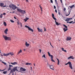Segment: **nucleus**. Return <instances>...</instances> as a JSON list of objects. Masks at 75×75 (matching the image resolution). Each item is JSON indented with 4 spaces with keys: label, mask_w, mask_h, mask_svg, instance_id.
Listing matches in <instances>:
<instances>
[{
    "label": "nucleus",
    "mask_w": 75,
    "mask_h": 75,
    "mask_svg": "<svg viewBox=\"0 0 75 75\" xmlns=\"http://www.w3.org/2000/svg\"><path fill=\"white\" fill-rule=\"evenodd\" d=\"M17 67H15L14 68L12 69V70L13 72H15L16 71H18V70L17 69Z\"/></svg>",
    "instance_id": "0eeeda50"
},
{
    "label": "nucleus",
    "mask_w": 75,
    "mask_h": 75,
    "mask_svg": "<svg viewBox=\"0 0 75 75\" xmlns=\"http://www.w3.org/2000/svg\"><path fill=\"white\" fill-rule=\"evenodd\" d=\"M10 21L11 23H14V21L13 20H10Z\"/></svg>",
    "instance_id": "473e14b6"
},
{
    "label": "nucleus",
    "mask_w": 75,
    "mask_h": 75,
    "mask_svg": "<svg viewBox=\"0 0 75 75\" xmlns=\"http://www.w3.org/2000/svg\"><path fill=\"white\" fill-rule=\"evenodd\" d=\"M48 65L50 69H52V70H54V69H53L54 68V66L52 65H51L50 64H49Z\"/></svg>",
    "instance_id": "39448f33"
},
{
    "label": "nucleus",
    "mask_w": 75,
    "mask_h": 75,
    "mask_svg": "<svg viewBox=\"0 0 75 75\" xmlns=\"http://www.w3.org/2000/svg\"><path fill=\"white\" fill-rule=\"evenodd\" d=\"M26 65H28V63H27L25 64Z\"/></svg>",
    "instance_id": "79ce46f5"
},
{
    "label": "nucleus",
    "mask_w": 75,
    "mask_h": 75,
    "mask_svg": "<svg viewBox=\"0 0 75 75\" xmlns=\"http://www.w3.org/2000/svg\"><path fill=\"white\" fill-rule=\"evenodd\" d=\"M68 64H69V67H70L71 69H72V64L71 62H68L67 63L65 64V65H67Z\"/></svg>",
    "instance_id": "f03ea898"
},
{
    "label": "nucleus",
    "mask_w": 75,
    "mask_h": 75,
    "mask_svg": "<svg viewBox=\"0 0 75 75\" xmlns=\"http://www.w3.org/2000/svg\"><path fill=\"white\" fill-rule=\"evenodd\" d=\"M2 62L3 63V64H4L5 65H6V63L3 62V61Z\"/></svg>",
    "instance_id": "f704fd0d"
},
{
    "label": "nucleus",
    "mask_w": 75,
    "mask_h": 75,
    "mask_svg": "<svg viewBox=\"0 0 75 75\" xmlns=\"http://www.w3.org/2000/svg\"><path fill=\"white\" fill-rule=\"evenodd\" d=\"M22 52V50H20V51L18 52V55L20 54V53H21V52Z\"/></svg>",
    "instance_id": "393cba45"
},
{
    "label": "nucleus",
    "mask_w": 75,
    "mask_h": 75,
    "mask_svg": "<svg viewBox=\"0 0 75 75\" xmlns=\"http://www.w3.org/2000/svg\"><path fill=\"white\" fill-rule=\"evenodd\" d=\"M51 59L52 61L53 62H55V61L53 59V56L52 55L51 56Z\"/></svg>",
    "instance_id": "ddd939ff"
},
{
    "label": "nucleus",
    "mask_w": 75,
    "mask_h": 75,
    "mask_svg": "<svg viewBox=\"0 0 75 75\" xmlns=\"http://www.w3.org/2000/svg\"><path fill=\"white\" fill-rule=\"evenodd\" d=\"M42 57H44V58H46V57H45V54H44L42 56Z\"/></svg>",
    "instance_id": "72a5a7b5"
},
{
    "label": "nucleus",
    "mask_w": 75,
    "mask_h": 75,
    "mask_svg": "<svg viewBox=\"0 0 75 75\" xmlns=\"http://www.w3.org/2000/svg\"><path fill=\"white\" fill-rule=\"evenodd\" d=\"M17 8V7L16 5H13V6L12 8V9L13 10H16V9Z\"/></svg>",
    "instance_id": "f8f14e48"
},
{
    "label": "nucleus",
    "mask_w": 75,
    "mask_h": 75,
    "mask_svg": "<svg viewBox=\"0 0 75 75\" xmlns=\"http://www.w3.org/2000/svg\"><path fill=\"white\" fill-rule=\"evenodd\" d=\"M67 19H66L65 20V21H69V20H72V18H67Z\"/></svg>",
    "instance_id": "9b49d317"
},
{
    "label": "nucleus",
    "mask_w": 75,
    "mask_h": 75,
    "mask_svg": "<svg viewBox=\"0 0 75 75\" xmlns=\"http://www.w3.org/2000/svg\"><path fill=\"white\" fill-rule=\"evenodd\" d=\"M17 11H18L20 13H22V14H25V11H23V10H22L21 9H17Z\"/></svg>",
    "instance_id": "7ed1b4c3"
},
{
    "label": "nucleus",
    "mask_w": 75,
    "mask_h": 75,
    "mask_svg": "<svg viewBox=\"0 0 75 75\" xmlns=\"http://www.w3.org/2000/svg\"><path fill=\"white\" fill-rule=\"evenodd\" d=\"M72 57L73 56H70L69 57H68V59H74V58Z\"/></svg>",
    "instance_id": "a211bd4d"
},
{
    "label": "nucleus",
    "mask_w": 75,
    "mask_h": 75,
    "mask_svg": "<svg viewBox=\"0 0 75 75\" xmlns=\"http://www.w3.org/2000/svg\"><path fill=\"white\" fill-rule=\"evenodd\" d=\"M25 27H26V28H28V30L29 31H32V32H33V31H34V30H33V29H32L31 28H30L28 26L26 25L25 26Z\"/></svg>",
    "instance_id": "20e7f679"
},
{
    "label": "nucleus",
    "mask_w": 75,
    "mask_h": 75,
    "mask_svg": "<svg viewBox=\"0 0 75 75\" xmlns=\"http://www.w3.org/2000/svg\"><path fill=\"white\" fill-rule=\"evenodd\" d=\"M55 12H56V13H57V9L55 10Z\"/></svg>",
    "instance_id": "3c124183"
},
{
    "label": "nucleus",
    "mask_w": 75,
    "mask_h": 75,
    "mask_svg": "<svg viewBox=\"0 0 75 75\" xmlns=\"http://www.w3.org/2000/svg\"><path fill=\"white\" fill-rule=\"evenodd\" d=\"M26 1L27 3H28V0H26Z\"/></svg>",
    "instance_id": "5fc2aeb1"
},
{
    "label": "nucleus",
    "mask_w": 75,
    "mask_h": 75,
    "mask_svg": "<svg viewBox=\"0 0 75 75\" xmlns=\"http://www.w3.org/2000/svg\"><path fill=\"white\" fill-rule=\"evenodd\" d=\"M18 22H19V21H18V22H17V23H18V24L19 25H20V24H19V23Z\"/></svg>",
    "instance_id": "0e129e2a"
},
{
    "label": "nucleus",
    "mask_w": 75,
    "mask_h": 75,
    "mask_svg": "<svg viewBox=\"0 0 75 75\" xmlns=\"http://www.w3.org/2000/svg\"><path fill=\"white\" fill-rule=\"evenodd\" d=\"M71 39H72L71 37H67V38H66V40L67 41H70Z\"/></svg>",
    "instance_id": "6e6552de"
},
{
    "label": "nucleus",
    "mask_w": 75,
    "mask_h": 75,
    "mask_svg": "<svg viewBox=\"0 0 75 75\" xmlns=\"http://www.w3.org/2000/svg\"><path fill=\"white\" fill-rule=\"evenodd\" d=\"M3 55H4V54H1V57H3Z\"/></svg>",
    "instance_id": "09e8293b"
},
{
    "label": "nucleus",
    "mask_w": 75,
    "mask_h": 75,
    "mask_svg": "<svg viewBox=\"0 0 75 75\" xmlns=\"http://www.w3.org/2000/svg\"><path fill=\"white\" fill-rule=\"evenodd\" d=\"M62 51H64V49L63 48H62Z\"/></svg>",
    "instance_id": "49530a36"
},
{
    "label": "nucleus",
    "mask_w": 75,
    "mask_h": 75,
    "mask_svg": "<svg viewBox=\"0 0 75 75\" xmlns=\"http://www.w3.org/2000/svg\"><path fill=\"white\" fill-rule=\"evenodd\" d=\"M63 26H64V27L66 28H67V29L68 28V27H67V26L63 24Z\"/></svg>",
    "instance_id": "a878e982"
},
{
    "label": "nucleus",
    "mask_w": 75,
    "mask_h": 75,
    "mask_svg": "<svg viewBox=\"0 0 75 75\" xmlns=\"http://www.w3.org/2000/svg\"><path fill=\"white\" fill-rule=\"evenodd\" d=\"M58 14H59V16H60V13L59 12H58Z\"/></svg>",
    "instance_id": "864d4df0"
},
{
    "label": "nucleus",
    "mask_w": 75,
    "mask_h": 75,
    "mask_svg": "<svg viewBox=\"0 0 75 75\" xmlns=\"http://www.w3.org/2000/svg\"><path fill=\"white\" fill-rule=\"evenodd\" d=\"M7 71H3V73L4 74H6L7 73Z\"/></svg>",
    "instance_id": "c85d7f7f"
},
{
    "label": "nucleus",
    "mask_w": 75,
    "mask_h": 75,
    "mask_svg": "<svg viewBox=\"0 0 75 75\" xmlns=\"http://www.w3.org/2000/svg\"><path fill=\"white\" fill-rule=\"evenodd\" d=\"M11 67H9V68L8 69V71H9L10 70H11Z\"/></svg>",
    "instance_id": "e433bc0d"
},
{
    "label": "nucleus",
    "mask_w": 75,
    "mask_h": 75,
    "mask_svg": "<svg viewBox=\"0 0 75 75\" xmlns=\"http://www.w3.org/2000/svg\"><path fill=\"white\" fill-rule=\"evenodd\" d=\"M64 11H65L66 10V8H64Z\"/></svg>",
    "instance_id": "de8ad7c7"
},
{
    "label": "nucleus",
    "mask_w": 75,
    "mask_h": 75,
    "mask_svg": "<svg viewBox=\"0 0 75 75\" xmlns=\"http://www.w3.org/2000/svg\"><path fill=\"white\" fill-rule=\"evenodd\" d=\"M50 2L52 3H53V1H52V0H50Z\"/></svg>",
    "instance_id": "37998d69"
},
{
    "label": "nucleus",
    "mask_w": 75,
    "mask_h": 75,
    "mask_svg": "<svg viewBox=\"0 0 75 75\" xmlns=\"http://www.w3.org/2000/svg\"><path fill=\"white\" fill-rule=\"evenodd\" d=\"M47 53L48 54V55L49 57H51V55H51V54H50V53L49 52H48Z\"/></svg>",
    "instance_id": "412c9836"
},
{
    "label": "nucleus",
    "mask_w": 75,
    "mask_h": 75,
    "mask_svg": "<svg viewBox=\"0 0 75 75\" xmlns=\"http://www.w3.org/2000/svg\"><path fill=\"white\" fill-rule=\"evenodd\" d=\"M44 28L45 29L44 31H46V29H45V27H44Z\"/></svg>",
    "instance_id": "603ef678"
},
{
    "label": "nucleus",
    "mask_w": 75,
    "mask_h": 75,
    "mask_svg": "<svg viewBox=\"0 0 75 75\" xmlns=\"http://www.w3.org/2000/svg\"><path fill=\"white\" fill-rule=\"evenodd\" d=\"M2 17H3V16H1V15L0 16V18H2Z\"/></svg>",
    "instance_id": "052dcab7"
},
{
    "label": "nucleus",
    "mask_w": 75,
    "mask_h": 75,
    "mask_svg": "<svg viewBox=\"0 0 75 75\" xmlns=\"http://www.w3.org/2000/svg\"><path fill=\"white\" fill-rule=\"evenodd\" d=\"M3 37L4 38L5 40H11V38H10L9 37H7V36L4 35H3Z\"/></svg>",
    "instance_id": "f257e3e1"
},
{
    "label": "nucleus",
    "mask_w": 75,
    "mask_h": 75,
    "mask_svg": "<svg viewBox=\"0 0 75 75\" xmlns=\"http://www.w3.org/2000/svg\"><path fill=\"white\" fill-rule=\"evenodd\" d=\"M70 8H72L74 7V5H73L72 6H70Z\"/></svg>",
    "instance_id": "5701e85b"
},
{
    "label": "nucleus",
    "mask_w": 75,
    "mask_h": 75,
    "mask_svg": "<svg viewBox=\"0 0 75 75\" xmlns=\"http://www.w3.org/2000/svg\"><path fill=\"white\" fill-rule=\"evenodd\" d=\"M68 13H69V14L68 15H66V16H68L69 14H70V13H71V11H69Z\"/></svg>",
    "instance_id": "cd10ccee"
},
{
    "label": "nucleus",
    "mask_w": 75,
    "mask_h": 75,
    "mask_svg": "<svg viewBox=\"0 0 75 75\" xmlns=\"http://www.w3.org/2000/svg\"><path fill=\"white\" fill-rule=\"evenodd\" d=\"M14 18H15V19H17V18H16V17H15V16H14Z\"/></svg>",
    "instance_id": "bf43d9fd"
},
{
    "label": "nucleus",
    "mask_w": 75,
    "mask_h": 75,
    "mask_svg": "<svg viewBox=\"0 0 75 75\" xmlns=\"http://www.w3.org/2000/svg\"><path fill=\"white\" fill-rule=\"evenodd\" d=\"M13 70H11L10 73L11 74V73L12 74H13Z\"/></svg>",
    "instance_id": "2f4dec72"
},
{
    "label": "nucleus",
    "mask_w": 75,
    "mask_h": 75,
    "mask_svg": "<svg viewBox=\"0 0 75 75\" xmlns=\"http://www.w3.org/2000/svg\"><path fill=\"white\" fill-rule=\"evenodd\" d=\"M25 45L26 47H28L29 45H30V44L29 43H27V42H26L25 43Z\"/></svg>",
    "instance_id": "2eb2a0df"
},
{
    "label": "nucleus",
    "mask_w": 75,
    "mask_h": 75,
    "mask_svg": "<svg viewBox=\"0 0 75 75\" xmlns=\"http://www.w3.org/2000/svg\"><path fill=\"white\" fill-rule=\"evenodd\" d=\"M56 24L57 25H60V24H61V23H58V22H57L56 23Z\"/></svg>",
    "instance_id": "b1692460"
},
{
    "label": "nucleus",
    "mask_w": 75,
    "mask_h": 75,
    "mask_svg": "<svg viewBox=\"0 0 75 75\" xmlns=\"http://www.w3.org/2000/svg\"><path fill=\"white\" fill-rule=\"evenodd\" d=\"M57 59L58 61H59V59L58 58H57Z\"/></svg>",
    "instance_id": "680f3d73"
},
{
    "label": "nucleus",
    "mask_w": 75,
    "mask_h": 75,
    "mask_svg": "<svg viewBox=\"0 0 75 75\" xmlns=\"http://www.w3.org/2000/svg\"><path fill=\"white\" fill-rule=\"evenodd\" d=\"M28 65H30L31 64V63H28Z\"/></svg>",
    "instance_id": "69168bd1"
},
{
    "label": "nucleus",
    "mask_w": 75,
    "mask_h": 75,
    "mask_svg": "<svg viewBox=\"0 0 75 75\" xmlns=\"http://www.w3.org/2000/svg\"><path fill=\"white\" fill-rule=\"evenodd\" d=\"M8 54H9V55H14V54L12 53H9Z\"/></svg>",
    "instance_id": "c756f323"
},
{
    "label": "nucleus",
    "mask_w": 75,
    "mask_h": 75,
    "mask_svg": "<svg viewBox=\"0 0 75 75\" xmlns=\"http://www.w3.org/2000/svg\"><path fill=\"white\" fill-rule=\"evenodd\" d=\"M6 7V5H5L3 6V7Z\"/></svg>",
    "instance_id": "13d9d810"
},
{
    "label": "nucleus",
    "mask_w": 75,
    "mask_h": 75,
    "mask_svg": "<svg viewBox=\"0 0 75 75\" xmlns=\"http://www.w3.org/2000/svg\"><path fill=\"white\" fill-rule=\"evenodd\" d=\"M63 30H64V32H66V31H67L68 30V29H66L65 28H63Z\"/></svg>",
    "instance_id": "aec40b11"
},
{
    "label": "nucleus",
    "mask_w": 75,
    "mask_h": 75,
    "mask_svg": "<svg viewBox=\"0 0 75 75\" xmlns=\"http://www.w3.org/2000/svg\"><path fill=\"white\" fill-rule=\"evenodd\" d=\"M17 63L16 62H13V65H17Z\"/></svg>",
    "instance_id": "7c9ffc66"
},
{
    "label": "nucleus",
    "mask_w": 75,
    "mask_h": 75,
    "mask_svg": "<svg viewBox=\"0 0 75 75\" xmlns=\"http://www.w3.org/2000/svg\"><path fill=\"white\" fill-rule=\"evenodd\" d=\"M7 31H8V29L6 28L4 32L5 34H7Z\"/></svg>",
    "instance_id": "4468645a"
},
{
    "label": "nucleus",
    "mask_w": 75,
    "mask_h": 75,
    "mask_svg": "<svg viewBox=\"0 0 75 75\" xmlns=\"http://www.w3.org/2000/svg\"><path fill=\"white\" fill-rule=\"evenodd\" d=\"M10 63L11 64H12V65H13V63L11 62Z\"/></svg>",
    "instance_id": "4d7b16f0"
},
{
    "label": "nucleus",
    "mask_w": 75,
    "mask_h": 75,
    "mask_svg": "<svg viewBox=\"0 0 75 75\" xmlns=\"http://www.w3.org/2000/svg\"><path fill=\"white\" fill-rule=\"evenodd\" d=\"M29 19V18H28L27 17H26L25 19H24L25 22H26L27 20H28Z\"/></svg>",
    "instance_id": "dca6fc26"
},
{
    "label": "nucleus",
    "mask_w": 75,
    "mask_h": 75,
    "mask_svg": "<svg viewBox=\"0 0 75 75\" xmlns=\"http://www.w3.org/2000/svg\"><path fill=\"white\" fill-rule=\"evenodd\" d=\"M54 9H56V6H54Z\"/></svg>",
    "instance_id": "c03bdc74"
},
{
    "label": "nucleus",
    "mask_w": 75,
    "mask_h": 75,
    "mask_svg": "<svg viewBox=\"0 0 75 75\" xmlns=\"http://www.w3.org/2000/svg\"><path fill=\"white\" fill-rule=\"evenodd\" d=\"M3 15H4V16H5V15H6V13H3Z\"/></svg>",
    "instance_id": "8fccbe9b"
},
{
    "label": "nucleus",
    "mask_w": 75,
    "mask_h": 75,
    "mask_svg": "<svg viewBox=\"0 0 75 75\" xmlns=\"http://www.w3.org/2000/svg\"><path fill=\"white\" fill-rule=\"evenodd\" d=\"M60 1L61 2V3H62V0H60Z\"/></svg>",
    "instance_id": "e2e57ef3"
},
{
    "label": "nucleus",
    "mask_w": 75,
    "mask_h": 75,
    "mask_svg": "<svg viewBox=\"0 0 75 75\" xmlns=\"http://www.w3.org/2000/svg\"><path fill=\"white\" fill-rule=\"evenodd\" d=\"M4 70H5V69H4L3 70H1L0 69V71H1V72H2L3 71H4Z\"/></svg>",
    "instance_id": "c9c22d12"
},
{
    "label": "nucleus",
    "mask_w": 75,
    "mask_h": 75,
    "mask_svg": "<svg viewBox=\"0 0 75 75\" xmlns=\"http://www.w3.org/2000/svg\"><path fill=\"white\" fill-rule=\"evenodd\" d=\"M52 17L54 20H57V19L55 18V17H54V14L53 13H52Z\"/></svg>",
    "instance_id": "9d476101"
},
{
    "label": "nucleus",
    "mask_w": 75,
    "mask_h": 75,
    "mask_svg": "<svg viewBox=\"0 0 75 75\" xmlns=\"http://www.w3.org/2000/svg\"><path fill=\"white\" fill-rule=\"evenodd\" d=\"M9 55V54H5L4 53V56H8V55Z\"/></svg>",
    "instance_id": "6ab92c4d"
},
{
    "label": "nucleus",
    "mask_w": 75,
    "mask_h": 75,
    "mask_svg": "<svg viewBox=\"0 0 75 75\" xmlns=\"http://www.w3.org/2000/svg\"><path fill=\"white\" fill-rule=\"evenodd\" d=\"M72 23H73V21H71L70 22H69V23L70 24H71Z\"/></svg>",
    "instance_id": "a19ab883"
},
{
    "label": "nucleus",
    "mask_w": 75,
    "mask_h": 75,
    "mask_svg": "<svg viewBox=\"0 0 75 75\" xmlns=\"http://www.w3.org/2000/svg\"><path fill=\"white\" fill-rule=\"evenodd\" d=\"M39 51H40V53H41V50L40 49Z\"/></svg>",
    "instance_id": "a18cd8bd"
},
{
    "label": "nucleus",
    "mask_w": 75,
    "mask_h": 75,
    "mask_svg": "<svg viewBox=\"0 0 75 75\" xmlns=\"http://www.w3.org/2000/svg\"><path fill=\"white\" fill-rule=\"evenodd\" d=\"M64 52H67V50H64Z\"/></svg>",
    "instance_id": "6e6d98bb"
},
{
    "label": "nucleus",
    "mask_w": 75,
    "mask_h": 75,
    "mask_svg": "<svg viewBox=\"0 0 75 75\" xmlns=\"http://www.w3.org/2000/svg\"><path fill=\"white\" fill-rule=\"evenodd\" d=\"M57 64L59 65V61H58Z\"/></svg>",
    "instance_id": "ea45409f"
},
{
    "label": "nucleus",
    "mask_w": 75,
    "mask_h": 75,
    "mask_svg": "<svg viewBox=\"0 0 75 75\" xmlns=\"http://www.w3.org/2000/svg\"><path fill=\"white\" fill-rule=\"evenodd\" d=\"M39 7H40V8L41 11H42V7H41V6H40V5H39Z\"/></svg>",
    "instance_id": "58836bf2"
},
{
    "label": "nucleus",
    "mask_w": 75,
    "mask_h": 75,
    "mask_svg": "<svg viewBox=\"0 0 75 75\" xmlns=\"http://www.w3.org/2000/svg\"><path fill=\"white\" fill-rule=\"evenodd\" d=\"M14 5L13 4H11L9 5V6L10 8H13V7Z\"/></svg>",
    "instance_id": "f3484780"
},
{
    "label": "nucleus",
    "mask_w": 75,
    "mask_h": 75,
    "mask_svg": "<svg viewBox=\"0 0 75 75\" xmlns=\"http://www.w3.org/2000/svg\"><path fill=\"white\" fill-rule=\"evenodd\" d=\"M0 61H1V62H2V61H2V60H1V59H0Z\"/></svg>",
    "instance_id": "338daca9"
},
{
    "label": "nucleus",
    "mask_w": 75,
    "mask_h": 75,
    "mask_svg": "<svg viewBox=\"0 0 75 75\" xmlns=\"http://www.w3.org/2000/svg\"><path fill=\"white\" fill-rule=\"evenodd\" d=\"M38 30V31L39 32H42V29H40L39 28H37Z\"/></svg>",
    "instance_id": "1a4fd4ad"
},
{
    "label": "nucleus",
    "mask_w": 75,
    "mask_h": 75,
    "mask_svg": "<svg viewBox=\"0 0 75 75\" xmlns=\"http://www.w3.org/2000/svg\"><path fill=\"white\" fill-rule=\"evenodd\" d=\"M0 4L1 7H3V6H4V5L3 3H0Z\"/></svg>",
    "instance_id": "bb28decb"
},
{
    "label": "nucleus",
    "mask_w": 75,
    "mask_h": 75,
    "mask_svg": "<svg viewBox=\"0 0 75 75\" xmlns=\"http://www.w3.org/2000/svg\"><path fill=\"white\" fill-rule=\"evenodd\" d=\"M55 23H56L57 22V21H56V20H55Z\"/></svg>",
    "instance_id": "774afa93"
},
{
    "label": "nucleus",
    "mask_w": 75,
    "mask_h": 75,
    "mask_svg": "<svg viewBox=\"0 0 75 75\" xmlns=\"http://www.w3.org/2000/svg\"><path fill=\"white\" fill-rule=\"evenodd\" d=\"M13 67V65H9V67H10V68H11V67Z\"/></svg>",
    "instance_id": "4c0bfd02"
},
{
    "label": "nucleus",
    "mask_w": 75,
    "mask_h": 75,
    "mask_svg": "<svg viewBox=\"0 0 75 75\" xmlns=\"http://www.w3.org/2000/svg\"><path fill=\"white\" fill-rule=\"evenodd\" d=\"M4 26H7V24L5 22V21H4Z\"/></svg>",
    "instance_id": "4be33fe9"
},
{
    "label": "nucleus",
    "mask_w": 75,
    "mask_h": 75,
    "mask_svg": "<svg viewBox=\"0 0 75 75\" xmlns=\"http://www.w3.org/2000/svg\"><path fill=\"white\" fill-rule=\"evenodd\" d=\"M20 70L21 71H26V69L25 68H23V67H21L20 69Z\"/></svg>",
    "instance_id": "423d86ee"
}]
</instances>
